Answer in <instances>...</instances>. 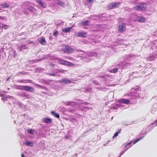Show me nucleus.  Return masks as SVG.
I'll list each match as a JSON object with an SVG mask.
<instances>
[{
	"label": "nucleus",
	"instance_id": "nucleus-1",
	"mask_svg": "<svg viewBox=\"0 0 157 157\" xmlns=\"http://www.w3.org/2000/svg\"><path fill=\"white\" fill-rule=\"evenodd\" d=\"M22 7L28 10L32 14H35L36 13V10L32 6V3L29 2H24L22 4Z\"/></svg>",
	"mask_w": 157,
	"mask_h": 157
},
{
	"label": "nucleus",
	"instance_id": "nucleus-2",
	"mask_svg": "<svg viewBox=\"0 0 157 157\" xmlns=\"http://www.w3.org/2000/svg\"><path fill=\"white\" fill-rule=\"evenodd\" d=\"M20 87V88H17V89L21 90L26 91H28L32 93H33L35 91L34 88L32 87L28 86H22L18 85L17 86Z\"/></svg>",
	"mask_w": 157,
	"mask_h": 157
},
{
	"label": "nucleus",
	"instance_id": "nucleus-3",
	"mask_svg": "<svg viewBox=\"0 0 157 157\" xmlns=\"http://www.w3.org/2000/svg\"><path fill=\"white\" fill-rule=\"evenodd\" d=\"M146 7V3H140L136 5L134 7V8L138 10H145Z\"/></svg>",
	"mask_w": 157,
	"mask_h": 157
},
{
	"label": "nucleus",
	"instance_id": "nucleus-4",
	"mask_svg": "<svg viewBox=\"0 0 157 157\" xmlns=\"http://www.w3.org/2000/svg\"><path fill=\"white\" fill-rule=\"evenodd\" d=\"M96 54L95 53H92L91 52H87V56L86 57H84L82 58V59L84 61L86 62H88L91 60L88 57H91L92 56H96Z\"/></svg>",
	"mask_w": 157,
	"mask_h": 157
},
{
	"label": "nucleus",
	"instance_id": "nucleus-5",
	"mask_svg": "<svg viewBox=\"0 0 157 157\" xmlns=\"http://www.w3.org/2000/svg\"><path fill=\"white\" fill-rule=\"evenodd\" d=\"M62 49L63 51L66 53H71L74 51V49L69 46L65 45L63 46Z\"/></svg>",
	"mask_w": 157,
	"mask_h": 157
},
{
	"label": "nucleus",
	"instance_id": "nucleus-6",
	"mask_svg": "<svg viewBox=\"0 0 157 157\" xmlns=\"http://www.w3.org/2000/svg\"><path fill=\"white\" fill-rule=\"evenodd\" d=\"M132 141H130L129 143L127 144L126 143L124 145V150L121 153L120 156H121L123 154L125 151L132 146Z\"/></svg>",
	"mask_w": 157,
	"mask_h": 157
},
{
	"label": "nucleus",
	"instance_id": "nucleus-7",
	"mask_svg": "<svg viewBox=\"0 0 157 157\" xmlns=\"http://www.w3.org/2000/svg\"><path fill=\"white\" fill-rule=\"evenodd\" d=\"M120 4V3L119 2H113L108 6L107 9L108 10H111L116 8Z\"/></svg>",
	"mask_w": 157,
	"mask_h": 157
},
{
	"label": "nucleus",
	"instance_id": "nucleus-8",
	"mask_svg": "<svg viewBox=\"0 0 157 157\" xmlns=\"http://www.w3.org/2000/svg\"><path fill=\"white\" fill-rule=\"evenodd\" d=\"M73 80L71 79L69 80L67 78H62L61 80H59V82L61 84H69L73 82Z\"/></svg>",
	"mask_w": 157,
	"mask_h": 157
},
{
	"label": "nucleus",
	"instance_id": "nucleus-9",
	"mask_svg": "<svg viewBox=\"0 0 157 157\" xmlns=\"http://www.w3.org/2000/svg\"><path fill=\"white\" fill-rule=\"evenodd\" d=\"M87 35V33L84 32H79L76 34V36H77L81 37H86Z\"/></svg>",
	"mask_w": 157,
	"mask_h": 157
},
{
	"label": "nucleus",
	"instance_id": "nucleus-10",
	"mask_svg": "<svg viewBox=\"0 0 157 157\" xmlns=\"http://www.w3.org/2000/svg\"><path fill=\"white\" fill-rule=\"evenodd\" d=\"M118 30L120 32H123L126 30L125 25V24H123L122 25H120L118 26Z\"/></svg>",
	"mask_w": 157,
	"mask_h": 157
},
{
	"label": "nucleus",
	"instance_id": "nucleus-11",
	"mask_svg": "<svg viewBox=\"0 0 157 157\" xmlns=\"http://www.w3.org/2000/svg\"><path fill=\"white\" fill-rule=\"evenodd\" d=\"M17 48L20 51H23L24 50H26L28 48V47L25 45H22L21 46H18Z\"/></svg>",
	"mask_w": 157,
	"mask_h": 157
},
{
	"label": "nucleus",
	"instance_id": "nucleus-12",
	"mask_svg": "<svg viewBox=\"0 0 157 157\" xmlns=\"http://www.w3.org/2000/svg\"><path fill=\"white\" fill-rule=\"evenodd\" d=\"M59 61L60 63L62 64L70 65L71 64V63L70 62L60 59L59 60Z\"/></svg>",
	"mask_w": 157,
	"mask_h": 157
},
{
	"label": "nucleus",
	"instance_id": "nucleus-13",
	"mask_svg": "<svg viewBox=\"0 0 157 157\" xmlns=\"http://www.w3.org/2000/svg\"><path fill=\"white\" fill-rule=\"evenodd\" d=\"M38 40L40 43L43 45H44L46 43V40L45 38L43 37L39 38Z\"/></svg>",
	"mask_w": 157,
	"mask_h": 157
},
{
	"label": "nucleus",
	"instance_id": "nucleus-14",
	"mask_svg": "<svg viewBox=\"0 0 157 157\" xmlns=\"http://www.w3.org/2000/svg\"><path fill=\"white\" fill-rule=\"evenodd\" d=\"M120 102L122 103L128 104L129 102V100L128 99L123 98L119 101Z\"/></svg>",
	"mask_w": 157,
	"mask_h": 157
},
{
	"label": "nucleus",
	"instance_id": "nucleus-15",
	"mask_svg": "<svg viewBox=\"0 0 157 157\" xmlns=\"http://www.w3.org/2000/svg\"><path fill=\"white\" fill-rule=\"evenodd\" d=\"M25 144L27 146H30V147H33V143L32 142L28 141H26L25 142Z\"/></svg>",
	"mask_w": 157,
	"mask_h": 157
},
{
	"label": "nucleus",
	"instance_id": "nucleus-16",
	"mask_svg": "<svg viewBox=\"0 0 157 157\" xmlns=\"http://www.w3.org/2000/svg\"><path fill=\"white\" fill-rule=\"evenodd\" d=\"M137 20L140 22H144L146 20L144 18L139 17L137 18Z\"/></svg>",
	"mask_w": 157,
	"mask_h": 157
},
{
	"label": "nucleus",
	"instance_id": "nucleus-17",
	"mask_svg": "<svg viewBox=\"0 0 157 157\" xmlns=\"http://www.w3.org/2000/svg\"><path fill=\"white\" fill-rule=\"evenodd\" d=\"M71 29V28L66 27L64 29H63L62 30L63 32L64 33H67L69 32L70 31Z\"/></svg>",
	"mask_w": 157,
	"mask_h": 157
},
{
	"label": "nucleus",
	"instance_id": "nucleus-18",
	"mask_svg": "<svg viewBox=\"0 0 157 157\" xmlns=\"http://www.w3.org/2000/svg\"><path fill=\"white\" fill-rule=\"evenodd\" d=\"M52 120L49 118H45L44 119L43 121L45 123H50L51 122Z\"/></svg>",
	"mask_w": 157,
	"mask_h": 157
},
{
	"label": "nucleus",
	"instance_id": "nucleus-19",
	"mask_svg": "<svg viewBox=\"0 0 157 157\" xmlns=\"http://www.w3.org/2000/svg\"><path fill=\"white\" fill-rule=\"evenodd\" d=\"M89 21H83L82 22L81 24L83 26H86L88 25H89Z\"/></svg>",
	"mask_w": 157,
	"mask_h": 157
},
{
	"label": "nucleus",
	"instance_id": "nucleus-20",
	"mask_svg": "<svg viewBox=\"0 0 157 157\" xmlns=\"http://www.w3.org/2000/svg\"><path fill=\"white\" fill-rule=\"evenodd\" d=\"M1 5L3 8H8L10 7V6L9 4L6 3L2 4Z\"/></svg>",
	"mask_w": 157,
	"mask_h": 157
},
{
	"label": "nucleus",
	"instance_id": "nucleus-21",
	"mask_svg": "<svg viewBox=\"0 0 157 157\" xmlns=\"http://www.w3.org/2000/svg\"><path fill=\"white\" fill-rule=\"evenodd\" d=\"M43 8L45 7V4L42 2L41 1L39 0H37L36 1Z\"/></svg>",
	"mask_w": 157,
	"mask_h": 157
},
{
	"label": "nucleus",
	"instance_id": "nucleus-22",
	"mask_svg": "<svg viewBox=\"0 0 157 157\" xmlns=\"http://www.w3.org/2000/svg\"><path fill=\"white\" fill-rule=\"evenodd\" d=\"M51 113L52 115L54 116L56 118H59V115L58 113L54 111L52 112Z\"/></svg>",
	"mask_w": 157,
	"mask_h": 157
},
{
	"label": "nucleus",
	"instance_id": "nucleus-23",
	"mask_svg": "<svg viewBox=\"0 0 157 157\" xmlns=\"http://www.w3.org/2000/svg\"><path fill=\"white\" fill-rule=\"evenodd\" d=\"M21 96L23 97H25L26 98H29V96L28 94H25V93H22L20 94Z\"/></svg>",
	"mask_w": 157,
	"mask_h": 157
},
{
	"label": "nucleus",
	"instance_id": "nucleus-24",
	"mask_svg": "<svg viewBox=\"0 0 157 157\" xmlns=\"http://www.w3.org/2000/svg\"><path fill=\"white\" fill-rule=\"evenodd\" d=\"M144 137V136H140L139 138L137 139L135 141L133 142V144H135L136 143H137L140 140H142Z\"/></svg>",
	"mask_w": 157,
	"mask_h": 157
},
{
	"label": "nucleus",
	"instance_id": "nucleus-25",
	"mask_svg": "<svg viewBox=\"0 0 157 157\" xmlns=\"http://www.w3.org/2000/svg\"><path fill=\"white\" fill-rule=\"evenodd\" d=\"M57 3L63 7H65L64 3L63 2L60 1L58 0L57 2Z\"/></svg>",
	"mask_w": 157,
	"mask_h": 157
},
{
	"label": "nucleus",
	"instance_id": "nucleus-26",
	"mask_svg": "<svg viewBox=\"0 0 157 157\" xmlns=\"http://www.w3.org/2000/svg\"><path fill=\"white\" fill-rule=\"evenodd\" d=\"M66 104L67 105L73 106L75 104V103L74 102H68L66 103Z\"/></svg>",
	"mask_w": 157,
	"mask_h": 157
},
{
	"label": "nucleus",
	"instance_id": "nucleus-27",
	"mask_svg": "<svg viewBox=\"0 0 157 157\" xmlns=\"http://www.w3.org/2000/svg\"><path fill=\"white\" fill-rule=\"evenodd\" d=\"M155 57L153 55L150 56L148 58V59L151 61L152 60H155Z\"/></svg>",
	"mask_w": 157,
	"mask_h": 157
},
{
	"label": "nucleus",
	"instance_id": "nucleus-28",
	"mask_svg": "<svg viewBox=\"0 0 157 157\" xmlns=\"http://www.w3.org/2000/svg\"><path fill=\"white\" fill-rule=\"evenodd\" d=\"M121 129L118 132H116V133H115L114 134V135L113 136V138H115L119 134V133H120L121 131Z\"/></svg>",
	"mask_w": 157,
	"mask_h": 157
},
{
	"label": "nucleus",
	"instance_id": "nucleus-29",
	"mask_svg": "<svg viewBox=\"0 0 157 157\" xmlns=\"http://www.w3.org/2000/svg\"><path fill=\"white\" fill-rule=\"evenodd\" d=\"M118 69L117 68H115L113 69L111 71H110V72L111 73H115L117 72L118 71Z\"/></svg>",
	"mask_w": 157,
	"mask_h": 157
},
{
	"label": "nucleus",
	"instance_id": "nucleus-30",
	"mask_svg": "<svg viewBox=\"0 0 157 157\" xmlns=\"http://www.w3.org/2000/svg\"><path fill=\"white\" fill-rule=\"evenodd\" d=\"M27 132L30 134H33V133L34 131L33 130L30 129H27Z\"/></svg>",
	"mask_w": 157,
	"mask_h": 157
},
{
	"label": "nucleus",
	"instance_id": "nucleus-31",
	"mask_svg": "<svg viewBox=\"0 0 157 157\" xmlns=\"http://www.w3.org/2000/svg\"><path fill=\"white\" fill-rule=\"evenodd\" d=\"M33 84L34 85L36 86H38V87H39L42 89H44L45 88V87L44 86L40 85L37 84H36L34 83V82L33 83Z\"/></svg>",
	"mask_w": 157,
	"mask_h": 157
},
{
	"label": "nucleus",
	"instance_id": "nucleus-32",
	"mask_svg": "<svg viewBox=\"0 0 157 157\" xmlns=\"http://www.w3.org/2000/svg\"><path fill=\"white\" fill-rule=\"evenodd\" d=\"M90 19L93 20H95L97 18V17L96 16L92 15L90 17Z\"/></svg>",
	"mask_w": 157,
	"mask_h": 157
},
{
	"label": "nucleus",
	"instance_id": "nucleus-33",
	"mask_svg": "<svg viewBox=\"0 0 157 157\" xmlns=\"http://www.w3.org/2000/svg\"><path fill=\"white\" fill-rule=\"evenodd\" d=\"M24 83H33L32 81L31 80H24Z\"/></svg>",
	"mask_w": 157,
	"mask_h": 157
},
{
	"label": "nucleus",
	"instance_id": "nucleus-34",
	"mask_svg": "<svg viewBox=\"0 0 157 157\" xmlns=\"http://www.w3.org/2000/svg\"><path fill=\"white\" fill-rule=\"evenodd\" d=\"M58 34V32L57 30H54L53 32V35L55 36H56Z\"/></svg>",
	"mask_w": 157,
	"mask_h": 157
},
{
	"label": "nucleus",
	"instance_id": "nucleus-35",
	"mask_svg": "<svg viewBox=\"0 0 157 157\" xmlns=\"http://www.w3.org/2000/svg\"><path fill=\"white\" fill-rule=\"evenodd\" d=\"M47 74L49 76H56V74L54 73H47Z\"/></svg>",
	"mask_w": 157,
	"mask_h": 157
},
{
	"label": "nucleus",
	"instance_id": "nucleus-36",
	"mask_svg": "<svg viewBox=\"0 0 157 157\" xmlns=\"http://www.w3.org/2000/svg\"><path fill=\"white\" fill-rule=\"evenodd\" d=\"M85 90L86 91H89L90 92L92 91V89L90 87H88L87 88H86L85 89Z\"/></svg>",
	"mask_w": 157,
	"mask_h": 157
},
{
	"label": "nucleus",
	"instance_id": "nucleus-37",
	"mask_svg": "<svg viewBox=\"0 0 157 157\" xmlns=\"http://www.w3.org/2000/svg\"><path fill=\"white\" fill-rule=\"evenodd\" d=\"M87 2L91 4L93 3L94 0H86Z\"/></svg>",
	"mask_w": 157,
	"mask_h": 157
},
{
	"label": "nucleus",
	"instance_id": "nucleus-38",
	"mask_svg": "<svg viewBox=\"0 0 157 157\" xmlns=\"http://www.w3.org/2000/svg\"><path fill=\"white\" fill-rule=\"evenodd\" d=\"M2 99L4 100V101H6L7 100V97L5 96L3 97L2 98Z\"/></svg>",
	"mask_w": 157,
	"mask_h": 157
},
{
	"label": "nucleus",
	"instance_id": "nucleus-39",
	"mask_svg": "<svg viewBox=\"0 0 157 157\" xmlns=\"http://www.w3.org/2000/svg\"><path fill=\"white\" fill-rule=\"evenodd\" d=\"M130 64L129 63H128L126 62H124L123 63V64L126 65V66H128Z\"/></svg>",
	"mask_w": 157,
	"mask_h": 157
},
{
	"label": "nucleus",
	"instance_id": "nucleus-40",
	"mask_svg": "<svg viewBox=\"0 0 157 157\" xmlns=\"http://www.w3.org/2000/svg\"><path fill=\"white\" fill-rule=\"evenodd\" d=\"M22 74V75L24 74L22 72H21L20 73H18L17 74V75L19 76L20 74Z\"/></svg>",
	"mask_w": 157,
	"mask_h": 157
},
{
	"label": "nucleus",
	"instance_id": "nucleus-41",
	"mask_svg": "<svg viewBox=\"0 0 157 157\" xmlns=\"http://www.w3.org/2000/svg\"><path fill=\"white\" fill-rule=\"evenodd\" d=\"M24 80H17V82H18L23 83Z\"/></svg>",
	"mask_w": 157,
	"mask_h": 157
},
{
	"label": "nucleus",
	"instance_id": "nucleus-42",
	"mask_svg": "<svg viewBox=\"0 0 157 157\" xmlns=\"http://www.w3.org/2000/svg\"><path fill=\"white\" fill-rule=\"evenodd\" d=\"M78 51L80 52H81L80 54H82V53H84V52L82 50H78Z\"/></svg>",
	"mask_w": 157,
	"mask_h": 157
},
{
	"label": "nucleus",
	"instance_id": "nucleus-43",
	"mask_svg": "<svg viewBox=\"0 0 157 157\" xmlns=\"http://www.w3.org/2000/svg\"><path fill=\"white\" fill-rule=\"evenodd\" d=\"M49 65H50V66H52V67H53L54 66V64L53 63H52V62L51 63H49Z\"/></svg>",
	"mask_w": 157,
	"mask_h": 157
},
{
	"label": "nucleus",
	"instance_id": "nucleus-44",
	"mask_svg": "<svg viewBox=\"0 0 157 157\" xmlns=\"http://www.w3.org/2000/svg\"><path fill=\"white\" fill-rule=\"evenodd\" d=\"M83 109L85 110H89V108L87 107H84Z\"/></svg>",
	"mask_w": 157,
	"mask_h": 157
},
{
	"label": "nucleus",
	"instance_id": "nucleus-45",
	"mask_svg": "<svg viewBox=\"0 0 157 157\" xmlns=\"http://www.w3.org/2000/svg\"><path fill=\"white\" fill-rule=\"evenodd\" d=\"M139 96L141 98H143L144 97V95H140V94H139Z\"/></svg>",
	"mask_w": 157,
	"mask_h": 157
},
{
	"label": "nucleus",
	"instance_id": "nucleus-46",
	"mask_svg": "<svg viewBox=\"0 0 157 157\" xmlns=\"http://www.w3.org/2000/svg\"><path fill=\"white\" fill-rule=\"evenodd\" d=\"M59 72H63L64 71H65V70H59Z\"/></svg>",
	"mask_w": 157,
	"mask_h": 157
},
{
	"label": "nucleus",
	"instance_id": "nucleus-47",
	"mask_svg": "<svg viewBox=\"0 0 157 157\" xmlns=\"http://www.w3.org/2000/svg\"><path fill=\"white\" fill-rule=\"evenodd\" d=\"M33 42L32 41H28V44H31V43H32Z\"/></svg>",
	"mask_w": 157,
	"mask_h": 157
},
{
	"label": "nucleus",
	"instance_id": "nucleus-48",
	"mask_svg": "<svg viewBox=\"0 0 157 157\" xmlns=\"http://www.w3.org/2000/svg\"><path fill=\"white\" fill-rule=\"evenodd\" d=\"M15 86H16V89H17V88H20V87L18 86H17V85H15Z\"/></svg>",
	"mask_w": 157,
	"mask_h": 157
},
{
	"label": "nucleus",
	"instance_id": "nucleus-49",
	"mask_svg": "<svg viewBox=\"0 0 157 157\" xmlns=\"http://www.w3.org/2000/svg\"><path fill=\"white\" fill-rule=\"evenodd\" d=\"M94 82L96 84H98V82H97L96 81H95V82Z\"/></svg>",
	"mask_w": 157,
	"mask_h": 157
},
{
	"label": "nucleus",
	"instance_id": "nucleus-50",
	"mask_svg": "<svg viewBox=\"0 0 157 157\" xmlns=\"http://www.w3.org/2000/svg\"><path fill=\"white\" fill-rule=\"evenodd\" d=\"M10 77H9L7 78V81H9V79H10Z\"/></svg>",
	"mask_w": 157,
	"mask_h": 157
},
{
	"label": "nucleus",
	"instance_id": "nucleus-51",
	"mask_svg": "<svg viewBox=\"0 0 157 157\" xmlns=\"http://www.w3.org/2000/svg\"><path fill=\"white\" fill-rule=\"evenodd\" d=\"M120 107H124V105H121Z\"/></svg>",
	"mask_w": 157,
	"mask_h": 157
},
{
	"label": "nucleus",
	"instance_id": "nucleus-52",
	"mask_svg": "<svg viewBox=\"0 0 157 157\" xmlns=\"http://www.w3.org/2000/svg\"><path fill=\"white\" fill-rule=\"evenodd\" d=\"M100 77L102 78H104V76H101Z\"/></svg>",
	"mask_w": 157,
	"mask_h": 157
},
{
	"label": "nucleus",
	"instance_id": "nucleus-53",
	"mask_svg": "<svg viewBox=\"0 0 157 157\" xmlns=\"http://www.w3.org/2000/svg\"><path fill=\"white\" fill-rule=\"evenodd\" d=\"M151 112L152 113H154V111H153V110L151 111Z\"/></svg>",
	"mask_w": 157,
	"mask_h": 157
},
{
	"label": "nucleus",
	"instance_id": "nucleus-54",
	"mask_svg": "<svg viewBox=\"0 0 157 157\" xmlns=\"http://www.w3.org/2000/svg\"><path fill=\"white\" fill-rule=\"evenodd\" d=\"M24 157V155L23 154H22V157Z\"/></svg>",
	"mask_w": 157,
	"mask_h": 157
},
{
	"label": "nucleus",
	"instance_id": "nucleus-55",
	"mask_svg": "<svg viewBox=\"0 0 157 157\" xmlns=\"http://www.w3.org/2000/svg\"><path fill=\"white\" fill-rule=\"evenodd\" d=\"M0 95L1 96H2V95L1 94H0Z\"/></svg>",
	"mask_w": 157,
	"mask_h": 157
},
{
	"label": "nucleus",
	"instance_id": "nucleus-56",
	"mask_svg": "<svg viewBox=\"0 0 157 157\" xmlns=\"http://www.w3.org/2000/svg\"><path fill=\"white\" fill-rule=\"evenodd\" d=\"M42 81V80H41L40 82H42L41 81Z\"/></svg>",
	"mask_w": 157,
	"mask_h": 157
}]
</instances>
